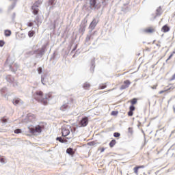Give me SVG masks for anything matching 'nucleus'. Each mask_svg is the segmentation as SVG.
Segmentation results:
<instances>
[{
  "instance_id": "nucleus-15",
  "label": "nucleus",
  "mask_w": 175,
  "mask_h": 175,
  "mask_svg": "<svg viewBox=\"0 0 175 175\" xmlns=\"http://www.w3.org/2000/svg\"><path fill=\"white\" fill-rule=\"evenodd\" d=\"M68 107L69 105H68V103H66L61 106L60 110H62V111H65V110H66V109H68Z\"/></svg>"
},
{
  "instance_id": "nucleus-27",
  "label": "nucleus",
  "mask_w": 175,
  "mask_h": 175,
  "mask_svg": "<svg viewBox=\"0 0 175 175\" xmlns=\"http://www.w3.org/2000/svg\"><path fill=\"white\" fill-rule=\"evenodd\" d=\"M38 72L39 74L42 73V72H43V69L42 68V67H39L38 68Z\"/></svg>"
},
{
  "instance_id": "nucleus-10",
  "label": "nucleus",
  "mask_w": 175,
  "mask_h": 175,
  "mask_svg": "<svg viewBox=\"0 0 175 175\" xmlns=\"http://www.w3.org/2000/svg\"><path fill=\"white\" fill-rule=\"evenodd\" d=\"M139 169H144V165H139L133 168L134 173L136 175H139Z\"/></svg>"
},
{
  "instance_id": "nucleus-36",
  "label": "nucleus",
  "mask_w": 175,
  "mask_h": 175,
  "mask_svg": "<svg viewBox=\"0 0 175 175\" xmlns=\"http://www.w3.org/2000/svg\"><path fill=\"white\" fill-rule=\"evenodd\" d=\"M172 77H173V78L172 79V80H174V79H175V74L173 75Z\"/></svg>"
},
{
  "instance_id": "nucleus-23",
  "label": "nucleus",
  "mask_w": 175,
  "mask_h": 175,
  "mask_svg": "<svg viewBox=\"0 0 175 175\" xmlns=\"http://www.w3.org/2000/svg\"><path fill=\"white\" fill-rule=\"evenodd\" d=\"M96 143L94 141H92L88 143V146H95Z\"/></svg>"
},
{
  "instance_id": "nucleus-24",
  "label": "nucleus",
  "mask_w": 175,
  "mask_h": 175,
  "mask_svg": "<svg viewBox=\"0 0 175 175\" xmlns=\"http://www.w3.org/2000/svg\"><path fill=\"white\" fill-rule=\"evenodd\" d=\"M13 103L14 105H18V103H20V100L18 99L14 100Z\"/></svg>"
},
{
  "instance_id": "nucleus-37",
  "label": "nucleus",
  "mask_w": 175,
  "mask_h": 175,
  "mask_svg": "<svg viewBox=\"0 0 175 175\" xmlns=\"http://www.w3.org/2000/svg\"><path fill=\"white\" fill-rule=\"evenodd\" d=\"M36 20L38 21L39 20V16H36Z\"/></svg>"
},
{
  "instance_id": "nucleus-30",
  "label": "nucleus",
  "mask_w": 175,
  "mask_h": 175,
  "mask_svg": "<svg viewBox=\"0 0 175 175\" xmlns=\"http://www.w3.org/2000/svg\"><path fill=\"white\" fill-rule=\"evenodd\" d=\"M1 121H2V122H8V119H6V118H3L1 119Z\"/></svg>"
},
{
  "instance_id": "nucleus-16",
  "label": "nucleus",
  "mask_w": 175,
  "mask_h": 175,
  "mask_svg": "<svg viewBox=\"0 0 175 175\" xmlns=\"http://www.w3.org/2000/svg\"><path fill=\"white\" fill-rule=\"evenodd\" d=\"M66 152L70 155H75V151H73V149L72 148H67Z\"/></svg>"
},
{
  "instance_id": "nucleus-8",
  "label": "nucleus",
  "mask_w": 175,
  "mask_h": 175,
  "mask_svg": "<svg viewBox=\"0 0 175 175\" xmlns=\"http://www.w3.org/2000/svg\"><path fill=\"white\" fill-rule=\"evenodd\" d=\"M131 85V81L130 80H126L124 81V85H122L120 90H125L128 88Z\"/></svg>"
},
{
  "instance_id": "nucleus-22",
  "label": "nucleus",
  "mask_w": 175,
  "mask_h": 175,
  "mask_svg": "<svg viewBox=\"0 0 175 175\" xmlns=\"http://www.w3.org/2000/svg\"><path fill=\"white\" fill-rule=\"evenodd\" d=\"M14 133H16V135H18L19 133H21L23 131H21V129H18L14 130Z\"/></svg>"
},
{
  "instance_id": "nucleus-32",
  "label": "nucleus",
  "mask_w": 175,
  "mask_h": 175,
  "mask_svg": "<svg viewBox=\"0 0 175 175\" xmlns=\"http://www.w3.org/2000/svg\"><path fill=\"white\" fill-rule=\"evenodd\" d=\"M28 27H32L33 25V23L32 22H29L28 24H27Z\"/></svg>"
},
{
  "instance_id": "nucleus-4",
  "label": "nucleus",
  "mask_w": 175,
  "mask_h": 175,
  "mask_svg": "<svg viewBox=\"0 0 175 175\" xmlns=\"http://www.w3.org/2000/svg\"><path fill=\"white\" fill-rule=\"evenodd\" d=\"M87 125H88V117L85 116L80 120L79 126V128H84L85 126H87Z\"/></svg>"
},
{
  "instance_id": "nucleus-35",
  "label": "nucleus",
  "mask_w": 175,
  "mask_h": 175,
  "mask_svg": "<svg viewBox=\"0 0 175 175\" xmlns=\"http://www.w3.org/2000/svg\"><path fill=\"white\" fill-rule=\"evenodd\" d=\"M166 91H167V90H161L159 92V94H163V92H166Z\"/></svg>"
},
{
  "instance_id": "nucleus-42",
  "label": "nucleus",
  "mask_w": 175,
  "mask_h": 175,
  "mask_svg": "<svg viewBox=\"0 0 175 175\" xmlns=\"http://www.w3.org/2000/svg\"><path fill=\"white\" fill-rule=\"evenodd\" d=\"M152 88H154V89H155V88H157V86H154V87H153Z\"/></svg>"
},
{
  "instance_id": "nucleus-38",
  "label": "nucleus",
  "mask_w": 175,
  "mask_h": 175,
  "mask_svg": "<svg viewBox=\"0 0 175 175\" xmlns=\"http://www.w3.org/2000/svg\"><path fill=\"white\" fill-rule=\"evenodd\" d=\"M157 12H161V8L157 9Z\"/></svg>"
},
{
  "instance_id": "nucleus-33",
  "label": "nucleus",
  "mask_w": 175,
  "mask_h": 175,
  "mask_svg": "<svg viewBox=\"0 0 175 175\" xmlns=\"http://www.w3.org/2000/svg\"><path fill=\"white\" fill-rule=\"evenodd\" d=\"M86 40L88 42L89 40H91V36H88L86 37Z\"/></svg>"
},
{
  "instance_id": "nucleus-29",
  "label": "nucleus",
  "mask_w": 175,
  "mask_h": 175,
  "mask_svg": "<svg viewBox=\"0 0 175 175\" xmlns=\"http://www.w3.org/2000/svg\"><path fill=\"white\" fill-rule=\"evenodd\" d=\"M173 55H174V53H172V54L169 56V57L167 59L166 62H167V61H169V60L172 58V57H173Z\"/></svg>"
},
{
  "instance_id": "nucleus-25",
  "label": "nucleus",
  "mask_w": 175,
  "mask_h": 175,
  "mask_svg": "<svg viewBox=\"0 0 175 175\" xmlns=\"http://www.w3.org/2000/svg\"><path fill=\"white\" fill-rule=\"evenodd\" d=\"M113 136L114 137H120V136H121V134L120 133H114Z\"/></svg>"
},
{
  "instance_id": "nucleus-26",
  "label": "nucleus",
  "mask_w": 175,
  "mask_h": 175,
  "mask_svg": "<svg viewBox=\"0 0 175 175\" xmlns=\"http://www.w3.org/2000/svg\"><path fill=\"white\" fill-rule=\"evenodd\" d=\"M5 46V41L0 40V47H3Z\"/></svg>"
},
{
  "instance_id": "nucleus-28",
  "label": "nucleus",
  "mask_w": 175,
  "mask_h": 175,
  "mask_svg": "<svg viewBox=\"0 0 175 175\" xmlns=\"http://www.w3.org/2000/svg\"><path fill=\"white\" fill-rule=\"evenodd\" d=\"M0 162H1V163H5V159L3 157H0Z\"/></svg>"
},
{
  "instance_id": "nucleus-39",
  "label": "nucleus",
  "mask_w": 175,
  "mask_h": 175,
  "mask_svg": "<svg viewBox=\"0 0 175 175\" xmlns=\"http://www.w3.org/2000/svg\"><path fill=\"white\" fill-rule=\"evenodd\" d=\"M94 68H95L94 66L92 67V70H94Z\"/></svg>"
},
{
  "instance_id": "nucleus-31",
  "label": "nucleus",
  "mask_w": 175,
  "mask_h": 175,
  "mask_svg": "<svg viewBox=\"0 0 175 175\" xmlns=\"http://www.w3.org/2000/svg\"><path fill=\"white\" fill-rule=\"evenodd\" d=\"M100 150V152H104L105 148H98V150Z\"/></svg>"
},
{
  "instance_id": "nucleus-20",
  "label": "nucleus",
  "mask_w": 175,
  "mask_h": 175,
  "mask_svg": "<svg viewBox=\"0 0 175 175\" xmlns=\"http://www.w3.org/2000/svg\"><path fill=\"white\" fill-rule=\"evenodd\" d=\"M33 35H35V31H29L28 33V36L29 38H32V36H33Z\"/></svg>"
},
{
  "instance_id": "nucleus-1",
  "label": "nucleus",
  "mask_w": 175,
  "mask_h": 175,
  "mask_svg": "<svg viewBox=\"0 0 175 175\" xmlns=\"http://www.w3.org/2000/svg\"><path fill=\"white\" fill-rule=\"evenodd\" d=\"M43 92L38 90L33 94V96L36 100L42 103L44 106H47L49 105V99L52 98L53 96L51 93L46 94L44 97H43Z\"/></svg>"
},
{
  "instance_id": "nucleus-11",
  "label": "nucleus",
  "mask_w": 175,
  "mask_h": 175,
  "mask_svg": "<svg viewBox=\"0 0 175 175\" xmlns=\"http://www.w3.org/2000/svg\"><path fill=\"white\" fill-rule=\"evenodd\" d=\"M87 27V25L85 23H81V27L79 28V32H81V33H83L85 31V27Z\"/></svg>"
},
{
  "instance_id": "nucleus-3",
  "label": "nucleus",
  "mask_w": 175,
  "mask_h": 175,
  "mask_svg": "<svg viewBox=\"0 0 175 175\" xmlns=\"http://www.w3.org/2000/svg\"><path fill=\"white\" fill-rule=\"evenodd\" d=\"M129 102L131 103V105L129 107V111L127 114L129 117H132V116H133V111H135V110L136 109V108L135 107V105L137 103V98H134L130 100Z\"/></svg>"
},
{
  "instance_id": "nucleus-13",
  "label": "nucleus",
  "mask_w": 175,
  "mask_h": 175,
  "mask_svg": "<svg viewBox=\"0 0 175 175\" xmlns=\"http://www.w3.org/2000/svg\"><path fill=\"white\" fill-rule=\"evenodd\" d=\"M56 140H57V142H59V143H68V139H62V137H57L56 138Z\"/></svg>"
},
{
  "instance_id": "nucleus-19",
  "label": "nucleus",
  "mask_w": 175,
  "mask_h": 175,
  "mask_svg": "<svg viewBox=\"0 0 175 175\" xmlns=\"http://www.w3.org/2000/svg\"><path fill=\"white\" fill-rule=\"evenodd\" d=\"M5 33V36H10V35H12V31L10 30H5L4 31Z\"/></svg>"
},
{
  "instance_id": "nucleus-12",
  "label": "nucleus",
  "mask_w": 175,
  "mask_h": 175,
  "mask_svg": "<svg viewBox=\"0 0 175 175\" xmlns=\"http://www.w3.org/2000/svg\"><path fill=\"white\" fill-rule=\"evenodd\" d=\"M161 31L164 33L169 32V31H170V27H169L167 25H165L162 27Z\"/></svg>"
},
{
  "instance_id": "nucleus-14",
  "label": "nucleus",
  "mask_w": 175,
  "mask_h": 175,
  "mask_svg": "<svg viewBox=\"0 0 175 175\" xmlns=\"http://www.w3.org/2000/svg\"><path fill=\"white\" fill-rule=\"evenodd\" d=\"M83 87L84 90H90V88H91V84H90L88 82H85L83 83Z\"/></svg>"
},
{
  "instance_id": "nucleus-34",
  "label": "nucleus",
  "mask_w": 175,
  "mask_h": 175,
  "mask_svg": "<svg viewBox=\"0 0 175 175\" xmlns=\"http://www.w3.org/2000/svg\"><path fill=\"white\" fill-rule=\"evenodd\" d=\"M111 115H112V116H117V111H113L111 112Z\"/></svg>"
},
{
  "instance_id": "nucleus-18",
  "label": "nucleus",
  "mask_w": 175,
  "mask_h": 175,
  "mask_svg": "<svg viewBox=\"0 0 175 175\" xmlns=\"http://www.w3.org/2000/svg\"><path fill=\"white\" fill-rule=\"evenodd\" d=\"M116 143L117 142H116V139H112L109 143V147H111V148H113V146H116Z\"/></svg>"
},
{
  "instance_id": "nucleus-6",
  "label": "nucleus",
  "mask_w": 175,
  "mask_h": 175,
  "mask_svg": "<svg viewBox=\"0 0 175 175\" xmlns=\"http://www.w3.org/2000/svg\"><path fill=\"white\" fill-rule=\"evenodd\" d=\"M39 5H38V1H36L33 5L31 7V9L33 10V13L36 15L39 13Z\"/></svg>"
},
{
  "instance_id": "nucleus-7",
  "label": "nucleus",
  "mask_w": 175,
  "mask_h": 175,
  "mask_svg": "<svg viewBox=\"0 0 175 175\" xmlns=\"http://www.w3.org/2000/svg\"><path fill=\"white\" fill-rule=\"evenodd\" d=\"M144 33H154L155 32V27H149L144 29Z\"/></svg>"
},
{
  "instance_id": "nucleus-21",
  "label": "nucleus",
  "mask_w": 175,
  "mask_h": 175,
  "mask_svg": "<svg viewBox=\"0 0 175 175\" xmlns=\"http://www.w3.org/2000/svg\"><path fill=\"white\" fill-rule=\"evenodd\" d=\"M107 85L106 83L100 85L98 88L99 90H105V88H106Z\"/></svg>"
},
{
  "instance_id": "nucleus-40",
  "label": "nucleus",
  "mask_w": 175,
  "mask_h": 175,
  "mask_svg": "<svg viewBox=\"0 0 175 175\" xmlns=\"http://www.w3.org/2000/svg\"><path fill=\"white\" fill-rule=\"evenodd\" d=\"M131 129H132L131 127H130V128H129V131H131Z\"/></svg>"
},
{
  "instance_id": "nucleus-5",
  "label": "nucleus",
  "mask_w": 175,
  "mask_h": 175,
  "mask_svg": "<svg viewBox=\"0 0 175 175\" xmlns=\"http://www.w3.org/2000/svg\"><path fill=\"white\" fill-rule=\"evenodd\" d=\"M70 133V130L66 127H63L62 129V135L64 137H66V136H68Z\"/></svg>"
},
{
  "instance_id": "nucleus-9",
  "label": "nucleus",
  "mask_w": 175,
  "mask_h": 175,
  "mask_svg": "<svg viewBox=\"0 0 175 175\" xmlns=\"http://www.w3.org/2000/svg\"><path fill=\"white\" fill-rule=\"evenodd\" d=\"M98 25V21L96 19H93V21L91 22L89 28L93 31V29H95V27Z\"/></svg>"
},
{
  "instance_id": "nucleus-17",
  "label": "nucleus",
  "mask_w": 175,
  "mask_h": 175,
  "mask_svg": "<svg viewBox=\"0 0 175 175\" xmlns=\"http://www.w3.org/2000/svg\"><path fill=\"white\" fill-rule=\"evenodd\" d=\"M90 7L91 8H95L96 5V0H90Z\"/></svg>"
},
{
  "instance_id": "nucleus-41",
  "label": "nucleus",
  "mask_w": 175,
  "mask_h": 175,
  "mask_svg": "<svg viewBox=\"0 0 175 175\" xmlns=\"http://www.w3.org/2000/svg\"><path fill=\"white\" fill-rule=\"evenodd\" d=\"M172 53H174V55L175 54V51L172 52Z\"/></svg>"
},
{
  "instance_id": "nucleus-2",
  "label": "nucleus",
  "mask_w": 175,
  "mask_h": 175,
  "mask_svg": "<svg viewBox=\"0 0 175 175\" xmlns=\"http://www.w3.org/2000/svg\"><path fill=\"white\" fill-rule=\"evenodd\" d=\"M43 126L37 125L35 127H28L29 132L33 135L34 136L36 135H39L42 133V131H43Z\"/></svg>"
}]
</instances>
